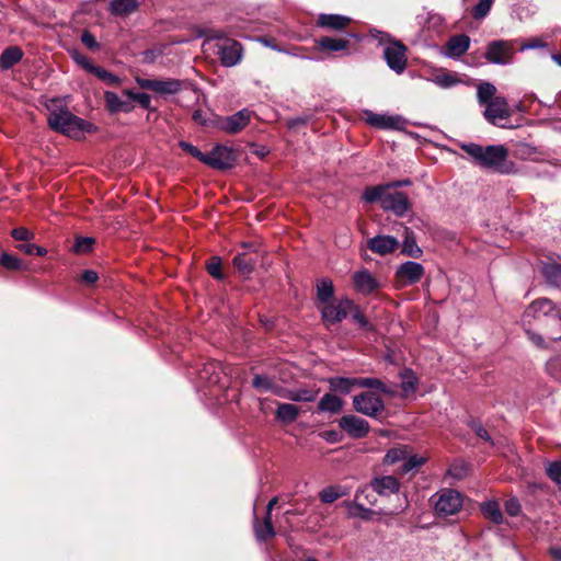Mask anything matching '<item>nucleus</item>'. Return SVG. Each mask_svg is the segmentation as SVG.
Returning a JSON list of instances; mask_svg holds the SVG:
<instances>
[{"label":"nucleus","mask_w":561,"mask_h":561,"mask_svg":"<svg viewBox=\"0 0 561 561\" xmlns=\"http://www.w3.org/2000/svg\"><path fill=\"white\" fill-rule=\"evenodd\" d=\"M192 118L196 124H198L201 126L216 127V119L218 118V116H216L215 114L209 113L207 111L197 108L193 112Z\"/></svg>","instance_id":"de8ad7c7"},{"label":"nucleus","mask_w":561,"mask_h":561,"mask_svg":"<svg viewBox=\"0 0 561 561\" xmlns=\"http://www.w3.org/2000/svg\"><path fill=\"white\" fill-rule=\"evenodd\" d=\"M417 21L420 25L434 31H439L444 24V18L434 12H426L425 14L417 15Z\"/></svg>","instance_id":"a19ab883"},{"label":"nucleus","mask_w":561,"mask_h":561,"mask_svg":"<svg viewBox=\"0 0 561 561\" xmlns=\"http://www.w3.org/2000/svg\"><path fill=\"white\" fill-rule=\"evenodd\" d=\"M351 23V18L342 14L321 13L317 19V25L332 31L344 30Z\"/></svg>","instance_id":"5701e85b"},{"label":"nucleus","mask_w":561,"mask_h":561,"mask_svg":"<svg viewBox=\"0 0 561 561\" xmlns=\"http://www.w3.org/2000/svg\"><path fill=\"white\" fill-rule=\"evenodd\" d=\"M11 236L13 239L19 241H30L34 239V233L24 227L14 228L11 231Z\"/></svg>","instance_id":"338daca9"},{"label":"nucleus","mask_w":561,"mask_h":561,"mask_svg":"<svg viewBox=\"0 0 561 561\" xmlns=\"http://www.w3.org/2000/svg\"><path fill=\"white\" fill-rule=\"evenodd\" d=\"M343 505L346 507L350 517L369 520L373 515V511L370 508H366L362 502L355 500L344 501Z\"/></svg>","instance_id":"72a5a7b5"},{"label":"nucleus","mask_w":561,"mask_h":561,"mask_svg":"<svg viewBox=\"0 0 561 561\" xmlns=\"http://www.w3.org/2000/svg\"><path fill=\"white\" fill-rule=\"evenodd\" d=\"M343 408V401L337 396L325 393L318 403V412L339 413Z\"/></svg>","instance_id":"2f4dec72"},{"label":"nucleus","mask_w":561,"mask_h":561,"mask_svg":"<svg viewBox=\"0 0 561 561\" xmlns=\"http://www.w3.org/2000/svg\"><path fill=\"white\" fill-rule=\"evenodd\" d=\"M382 209L392 211L396 216L402 217L410 209V202L403 192L387 193L382 198Z\"/></svg>","instance_id":"f3484780"},{"label":"nucleus","mask_w":561,"mask_h":561,"mask_svg":"<svg viewBox=\"0 0 561 561\" xmlns=\"http://www.w3.org/2000/svg\"><path fill=\"white\" fill-rule=\"evenodd\" d=\"M515 39H493L486 43L483 58L490 65L510 66L515 59Z\"/></svg>","instance_id":"20e7f679"},{"label":"nucleus","mask_w":561,"mask_h":561,"mask_svg":"<svg viewBox=\"0 0 561 561\" xmlns=\"http://www.w3.org/2000/svg\"><path fill=\"white\" fill-rule=\"evenodd\" d=\"M254 533L259 541H265L268 538L274 537L275 530L272 524V518L270 516H265L262 524H260L259 520L255 519Z\"/></svg>","instance_id":"4c0bfd02"},{"label":"nucleus","mask_w":561,"mask_h":561,"mask_svg":"<svg viewBox=\"0 0 561 561\" xmlns=\"http://www.w3.org/2000/svg\"><path fill=\"white\" fill-rule=\"evenodd\" d=\"M328 383L332 391L348 394L354 387H357V377H330Z\"/></svg>","instance_id":"393cba45"},{"label":"nucleus","mask_w":561,"mask_h":561,"mask_svg":"<svg viewBox=\"0 0 561 561\" xmlns=\"http://www.w3.org/2000/svg\"><path fill=\"white\" fill-rule=\"evenodd\" d=\"M471 159L481 168L499 174H514L517 172L516 164L508 160L507 149L503 145L481 146L474 142H462L459 145Z\"/></svg>","instance_id":"f257e3e1"},{"label":"nucleus","mask_w":561,"mask_h":561,"mask_svg":"<svg viewBox=\"0 0 561 561\" xmlns=\"http://www.w3.org/2000/svg\"><path fill=\"white\" fill-rule=\"evenodd\" d=\"M300 409L291 403H278L275 417L277 421L284 424L294 423L299 416Z\"/></svg>","instance_id":"a878e982"},{"label":"nucleus","mask_w":561,"mask_h":561,"mask_svg":"<svg viewBox=\"0 0 561 561\" xmlns=\"http://www.w3.org/2000/svg\"><path fill=\"white\" fill-rule=\"evenodd\" d=\"M136 83L146 90H150L160 96L175 95L183 90L192 88L190 80H180L175 78L168 79H146L136 77Z\"/></svg>","instance_id":"39448f33"},{"label":"nucleus","mask_w":561,"mask_h":561,"mask_svg":"<svg viewBox=\"0 0 561 561\" xmlns=\"http://www.w3.org/2000/svg\"><path fill=\"white\" fill-rule=\"evenodd\" d=\"M469 426L478 437H480L484 442L492 443L490 434L488 433V431L485 430L481 422L472 420L469 422Z\"/></svg>","instance_id":"680f3d73"},{"label":"nucleus","mask_w":561,"mask_h":561,"mask_svg":"<svg viewBox=\"0 0 561 561\" xmlns=\"http://www.w3.org/2000/svg\"><path fill=\"white\" fill-rule=\"evenodd\" d=\"M346 494L347 490L341 485L327 486L320 491L319 499L322 503L331 504Z\"/></svg>","instance_id":"ea45409f"},{"label":"nucleus","mask_w":561,"mask_h":561,"mask_svg":"<svg viewBox=\"0 0 561 561\" xmlns=\"http://www.w3.org/2000/svg\"><path fill=\"white\" fill-rule=\"evenodd\" d=\"M224 376H227L226 367L217 360H208L197 370L198 380L209 387L221 383Z\"/></svg>","instance_id":"4468645a"},{"label":"nucleus","mask_w":561,"mask_h":561,"mask_svg":"<svg viewBox=\"0 0 561 561\" xmlns=\"http://www.w3.org/2000/svg\"><path fill=\"white\" fill-rule=\"evenodd\" d=\"M400 378H401V389L405 393L414 392L419 385V379L414 371L409 368H404L402 371H400Z\"/></svg>","instance_id":"c03bdc74"},{"label":"nucleus","mask_w":561,"mask_h":561,"mask_svg":"<svg viewBox=\"0 0 561 561\" xmlns=\"http://www.w3.org/2000/svg\"><path fill=\"white\" fill-rule=\"evenodd\" d=\"M47 122L53 130L75 139L96 130L95 125L76 116L66 107L51 111L48 114Z\"/></svg>","instance_id":"f03ea898"},{"label":"nucleus","mask_w":561,"mask_h":561,"mask_svg":"<svg viewBox=\"0 0 561 561\" xmlns=\"http://www.w3.org/2000/svg\"><path fill=\"white\" fill-rule=\"evenodd\" d=\"M362 497H365V500L367 501L368 504L370 505H375L376 504V495H375V492H373V490L369 488H364V489H360L356 492L355 494V501H358L360 502Z\"/></svg>","instance_id":"774afa93"},{"label":"nucleus","mask_w":561,"mask_h":561,"mask_svg":"<svg viewBox=\"0 0 561 561\" xmlns=\"http://www.w3.org/2000/svg\"><path fill=\"white\" fill-rule=\"evenodd\" d=\"M407 447H396L387 451L385 456V463L393 465L399 461H403L407 458Z\"/></svg>","instance_id":"5fc2aeb1"},{"label":"nucleus","mask_w":561,"mask_h":561,"mask_svg":"<svg viewBox=\"0 0 561 561\" xmlns=\"http://www.w3.org/2000/svg\"><path fill=\"white\" fill-rule=\"evenodd\" d=\"M316 45L321 50L342 51L350 46V42L345 38L323 36L316 39Z\"/></svg>","instance_id":"cd10ccee"},{"label":"nucleus","mask_w":561,"mask_h":561,"mask_svg":"<svg viewBox=\"0 0 561 561\" xmlns=\"http://www.w3.org/2000/svg\"><path fill=\"white\" fill-rule=\"evenodd\" d=\"M425 271L421 263L407 261L400 264L396 270V277L403 285H414L421 280Z\"/></svg>","instance_id":"2eb2a0df"},{"label":"nucleus","mask_w":561,"mask_h":561,"mask_svg":"<svg viewBox=\"0 0 561 561\" xmlns=\"http://www.w3.org/2000/svg\"><path fill=\"white\" fill-rule=\"evenodd\" d=\"M355 289L363 295H370L379 289V282L367 270L357 271L353 275Z\"/></svg>","instance_id":"aec40b11"},{"label":"nucleus","mask_w":561,"mask_h":561,"mask_svg":"<svg viewBox=\"0 0 561 561\" xmlns=\"http://www.w3.org/2000/svg\"><path fill=\"white\" fill-rule=\"evenodd\" d=\"M366 122L380 129H400L405 121L400 115L377 114L371 111H365Z\"/></svg>","instance_id":"dca6fc26"},{"label":"nucleus","mask_w":561,"mask_h":561,"mask_svg":"<svg viewBox=\"0 0 561 561\" xmlns=\"http://www.w3.org/2000/svg\"><path fill=\"white\" fill-rule=\"evenodd\" d=\"M462 506L461 494L453 489H444L437 496L434 508L437 515L448 516L454 515Z\"/></svg>","instance_id":"6e6552de"},{"label":"nucleus","mask_w":561,"mask_h":561,"mask_svg":"<svg viewBox=\"0 0 561 561\" xmlns=\"http://www.w3.org/2000/svg\"><path fill=\"white\" fill-rule=\"evenodd\" d=\"M389 191L388 184L367 187L363 193V199L367 203L380 202L382 206V198Z\"/></svg>","instance_id":"79ce46f5"},{"label":"nucleus","mask_w":561,"mask_h":561,"mask_svg":"<svg viewBox=\"0 0 561 561\" xmlns=\"http://www.w3.org/2000/svg\"><path fill=\"white\" fill-rule=\"evenodd\" d=\"M504 507H505V512L510 516H513V517L518 516L522 511V505H520L518 499H516V497H511V499L506 500Z\"/></svg>","instance_id":"0e129e2a"},{"label":"nucleus","mask_w":561,"mask_h":561,"mask_svg":"<svg viewBox=\"0 0 561 561\" xmlns=\"http://www.w3.org/2000/svg\"><path fill=\"white\" fill-rule=\"evenodd\" d=\"M252 112L242 108L230 116H224L216 119V128L230 135H234L243 130L250 123Z\"/></svg>","instance_id":"1a4fd4ad"},{"label":"nucleus","mask_w":561,"mask_h":561,"mask_svg":"<svg viewBox=\"0 0 561 561\" xmlns=\"http://www.w3.org/2000/svg\"><path fill=\"white\" fill-rule=\"evenodd\" d=\"M537 152H538L537 147L529 142L517 141L514 144V154L519 159H523V160L531 159Z\"/></svg>","instance_id":"a18cd8bd"},{"label":"nucleus","mask_w":561,"mask_h":561,"mask_svg":"<svg viewBox=\"0 0 561 561\" xmlns=\"http://www.w3.org/2000/svg\"><path fill=\"white\" fill-rule=\"evenodd\" d=\"M275 381L267 375H255L252 380V387L259 391L272 392Z\"/></svg>","instance_id":"864d4df0"},{"label":"nucleus","mask_w":561,"mask_h":561,"mask_svg":"<svg viewBox=\"0 0 561 561\" xmlns=\"http://www.w3.org/2000/svg\"><path fill=\"white\" fill-rule=\"evenodd\" d=\"M339 426L353 439L364 438L370 431L368 421L355 414L343 415L339 420Z\"/></svg>","instance_id":"f8f14e48"},{"label":"nucleus","mask_w":561,"mask_h":561,"mask_svg":"<svg viewBox=\"0 0 561 561\" xmlns=\"http://www.w3.org/2000/svg\"><path fill=\"white\" fill-rule=\"evenodd\" d=\"M493 3L494 0H479L471 10L472 18L477 21L483 20L490 13Z\"/></svg>","instance_id":"603ef678"},{"label":"nucleus","mask_w":561,"mask_h":561,"mask_svg":"<svg viewBox=\"0 0 561 561\" xmlns=\"http://www.w3.org/2000/svg\"><path fill=\"white\" fill-rule=\"evenodd\" d=\"M547 477L558 485L561 491V459L556 461H548L545 463Z\"/></svg>","instance_id":"09e8293b"},{"label":"nucleus","mask_w":561,"mask_h":561,"mask_svg":"<svg viewBox=\"0 0 561 561\" xmlns=\"http://www.w3.org/2000/svg\"><path fill=\"white\" fill-rule=\"evenodd\" d=\"M95 77H98L100 80L105 82L107 85L111 87H119L122 84V80L116 75L107 71L106 69L95 66V68L92 70V72Z\"/></svg>","instance_id":"8fccbe9b"},{"label":"nucleus","mask_w":561,"mask_h":561,"mask_svg":"<svg viewBox=\"0 0 561 561\" xmlns=\"http://www.w3.org/2000/svg\"><path fill=\"white\" fill-rule=\"evenodd\" d=\"M559 311L557 310L556 305L552 300L548 298H539L530 304V306L526 309L524 317H557Z\"/></svg>","instance_id":"412c9836"},{"label":"nucleus","mask_w":561,"mask_h":561,"mask_svg":"<svg viewBox=\"0 0 561 561\" xmlns=\"http://www.w3.org/2000/svg\"><path fill=\"white\" fill-rule=\"evenodd\" d=\"M402 253L414 259H419L422 255L421 248L416 244L413 232L405 228V237L402 243Z\"/></svg>","instance_id":"58836bf2"},{"label":"nucleus","mask_w":561,"mask_h":561,"mask_svg":"<svg viewBox=\"0 0 561 561\" xmlns=\"http://www.w3.org/2000/svg\"><path fill=\"white\" fill-rule=\"evenodd\" d=\"M319 390L309 388L291 389L290 401L295 402H312L317 399Z\"/></svg>","instance_id":"49530a36"},{"label":"nucleus","mask_w":561,"mask_h":561,"mask_svg":"<svg viewBox=\"0 0 561 561\" xmlns=\"http://www.w3.org/2000/svg\"><path fill=\"white\" fill-rule=\"evenodd\" d=\"M481 512L484 517L493 522L494 524L503 523V514L500 508V504L496 501H486L481 504Z\"/></svg>","instance_id":"e433bc0d"},{"label":"nucleus","mask_w":561,"mask_h":561,"mask_svg":"<svg viewBox=\"0 0 561 561\" xmlns=\"http://www.w3.org/2000/svg\"><path fill=\"white\" fill-rule=\"evenodd\" d=\"M334 296V286L332 280L321 278L317 282V299L324 306L331 302Z\"/></svg>","instance_id":"f704fd0d"},{"label":"nucleus","mask_w":561,"mask_h":561,"mask_svg":"<svg viewBox=\"0 0 561 561\" xmlns=\"http://www.w3.org/2000/svg\"><path fill=\"white\" fill-rule=\"evenodd\" d=\"M483 107V116L490 124L499 127H505V124L502 122L507 121L511 117V110L505 96L501 95L485 104Z\"/></svg>","instance_id":"9d476101"},{"label":"nucleus","mask_w":561,"mask_h":561,"mask_svg":"<svg viewBox=\"0 0 561 561\" xmlns=\"http://www.w3.org/2000/svg\"><path fill=\"white\" fill-rule=\"evenodd\" d=\"M23 58V50L19 46L5 48L0 56V68L9 70Z\"/></svg>","instance_id":"bb28decb"},{"label":"nucleus","mask_w":561,"mask_h":561,"mask_svg":"<svg viewBox=\"0 0 561 561\" xmlns=\"http://www.w3.org/2000/svg\"><path fill=\"white\" fill-rule=\"evenodd\" d=\"M496 87L488 81L481 82L477 87V101L480 106H484L485 104L492 102L494 99L500 95L496 94Z\"/></svg>","instance_id":"7c9ffc66"},{"label":"nucleus","mask_w":561,"mask_h":561,"mask_svg":"<svg viewBox=\"0 0 561 561\" xmlns=\"http://www.w3.org/2000/svg\"><path fill=\"white\" fill-rule=\"evenodd\" d=\"M0 265L10 271H19L23 268L22 261L9 253H2L0 255Z\"/></svg>","instance_id":"6e6d98bb"},{"label":"nucleus","mask_w":561,"mask_h":561,"mask_svg":"<svg viewBox=\"0 0 561 561\" xmlns=\"http://www.w3.org/2000/svg\"><path fill=\"white\" fill-rule=\"evenodd\" d=\"M348 316L352 317L353 321L360 328V329H364L366 331H374L375 330V327L373 323H370L366 317L364 316V313L362 312V309L358 305H356L353 300H352V306H350V310H348Z\"/></svg>","instance_id":"37998d69"},{"label":"nucleus","mask_w":561,"mask_h":561,"mask_svg":"<svg viewBox=\"0 0 561 561\" xmlns=\"http://www.w3.org/2000/svg\"><path fill=\"white\" fill-rule=\"evenodd\" d=\"M546 371L561 382V356H554L546 363Z\"/></svg>","instance_id":"13d9d810"},{"label":"nucleus","mask_w":561,"mask_h":561,"mask_svg":"<svg viewBox=\"0 0 561 561\" xmlns=\"http://www.w3.org/2000/svg\"><path fill=\"white\" fill-rule=\"evenodd\" d=\"M255 264L256 259L247 252L239 253L233 257L234 267L243 276H249L253 272Z\"/></svg>","instance_id":"c756f323"},{"label":"nucleus","mask_w":561,"mask_h":561,"mask_svg":"<svg viewBox=\"0 0 561 561\" xmlns=\"http://www.w3.org/2000/svg\"><path fill=\"white\" fill-rule=\"evenodd\" d=\"M431 81L442 89H449L459 82V80L450 73L435 76Z\"/></svg>","instance_id":"4d7b16f0"},{"label":"nucleus","mask_w":561,"mask_h":561,"mask_svg":"<svg viewBox=\"0 0 561 561\" xmlns=\"http://www.w3.org/2000/svg\"><path fill=\"white\" fill-rule=\"evenodd\" d=\"M71 57L79 66H81L84 70H87L90 73L95 68V66L90 61V59L87 56L78 51H73L71 54Z\"/></svg>","instance_id":"69168bd1"},{"label":"nucleus","mask_w":561,"mask_h":561,"mask_svg":"<svg viewBox=\"0 0 561 561\" xmlns=\"http://www.w3.org/2000/svg\"><path fill=\"white\" fill-rule=\"evenodd\" d=\"M207 272L216 279H224L221 272V261L218 256H214L207 264Z\"/></svg>","instance_id":"052dcab7"},{"label":"nucleus","mask_w":561,"mask_h":561,"mask_svg":"<svg viewBox=\"0 0 561 561\" xmlns=\"http://www.w3.org/2000/svg\"><path fill=\"white\" fill-rule=\"evenodd\" d=\"M105 107L111 114L119 112L130 113L134 110V105L130 101L124 100L118 96L115 92H104Z\"/></svg>","instance_id":"b1692460"},{"label":"nucleus","mask_w":561,"mask_h":561,"mask_svg":"<svg viewBox=\"0 0 561 561\" xmlns=\"http://www.w3.org/2000/svg\"><path fill=\"white\" fill-rule=\"evenodd\" d=\"M357 387L374 389L392 397L394 392L380 379L370 377H357Z\"/></svg>","instance_id":"473e14b6"},{"label":"nucleus","mask_w":561,"mask_h":561,"mask_svg":"<svg viewBox=\"0 0 561 561\" xmlns=\"http://www.w3.org/2000/svg\"><path fill=\"white\" fill-rule=\"evenodd\" d=\"M179 146L186 152H188L190 154H192L194 158H196L198 161L201 162H204L205 160V154L204 152H202L197 147H195L194 145L187 142V141H184V140H181L179 142Z\"/></svg>","instance_id":"e2e57ef3"},{"label":"nucleus","mask_w":561,"mask_h":561,"mask_svg":"<svg viewBox=\"0 0 561 561\" xmlns=\"http://www.w3.org/2000/svg\"><path fill=\"white\" fill-rule=\"evenodd\" d=\"M353 408L356 412L377 419L385 411V402L374 391H364L353 397Z\"/></svg>","instance_id":"423d86ee"},{"label":"nucleus","mask_w":561,"mask_h":561,"mask_svg":"<svg viewBox=\"0 0 561 561\" xmlns=\"http://www.w3.org/2000/svg\"><path fill=\"white\" fill-rule=\"evenodd\" d=\"M399 242L397 238L392 236H376L367 240V248L378 254L387 255L397 250Z\"/></svg>","instance_id":"a211bd4d"},{"label":"nucleus","mask_w":561,"mask_h":561,"mask_svg":"<svg viewBox=\"0 0 561 561\" xmlns=\"http://www.w3.org/2000/svg\"><path fill=\"white\" fill-rule=\"evenodd\" d=\"M352 299L343 298L339 301H331L321 308V317L325 324H336L342 322L348 316Z\"/></svg>","instance_id":"9b49d317"},{"label":"nucleus","mask_w":561,"mask_h":561,"mask_svg":"<svg viewBox=\"0 0 561 561\" xmlns=\"http://www.w3.org/2000/svg\"><path fill=\"white\" fill-rule=\"evenodd\" d=\"M370 35L385 45L383 59L389 69L397 75H402L408 66L407 46L400 41L392 39L388 33L378 30H371Z\"/></svg>","instance_id":"7ed1b4c3"},{"label":"nucleus","mask_w":561,"mask_h":561,"mask_svg":"<svg viewBox=\"0 0 561 561\" xmlns=\"http://www.w3.org/2000/svg\"><path fill=\"white\" fill-rule=\"evenodd\" d=\"M236 159L237 157L232 148L224 145H217L209 153L205 154L203 163L215 170L225 171L233 168Z\"/></svg>","instance_id":"0eeeda50"},{"label":"nucleus","mask_w":561,"mask_h":561,"mask_svg":"<svg viewBox=\"0 0 561 561\" xmlns=\"http://www.w3.org/2000/svg\"><path fill=\"white\" fill-rule=\"evenodd\" d=\"M471 39L466 34L451 36L445 45V55L451 59H459L470 48Z\"/></svg>","instance_id":"6ab92c4d"},{"label":"nucleus","mask_w":561,"mask_h":561,"mask_svg":"<svg viewBox=\"0 0 561 561\" xmlns=\"http://www.w3.org/2000/svg\"><path fill=\"white\" fill-rule=\"evenodd\" d=\"M217 55L224 67H233L240 62L242 57V46L234 39H225L218 44Z\"/></svg>","instance_id":"ddd939ff"},{"label":"nucleus","mask_w":561,"mask_h":561,"mask_svg":"<svg viewBox=\"0 0 561 561\" xmlns=\"http://www.w3.org/2000/svg\"><path fill=\"white\" fill-rule=\"evenodd\" d=\"M541 273L548 284L561 286V265L557 263H543Z\"/></svg>","instance_id":"c9c22d12"},{"label":"nucleus","mask_w":561,"mask_h":561,"mask_svg":"<svg viewBox=\"0 0 561 561\" xmlns=\"http://www.w3.org/2000/svg\"><path fill=\"white\" fill-rule=\"evenodd\" d=\"M93 243L94 239L90 237H79L76 239L72 250L78 254L88 253L92 250Z\"/></svg>","instance_id":"bf43d9fd"},{"label":"nucleus","mask_w":561,"mask_h":561,"mask_svg":"<svg viewBox=\"0 0 561 561\" xmlns=\"http://www.w3.org/2000/svg\"><path fill=\"white\" fill-rule=\"evenodd\" d=\"M426 461L425 457L419 456V455H409V451L407 453V458L403 460V463L400 468L402 473H409L413 470L419 469L421 466H423Z\"/></svg>","instance_id":"3c124183"},{"label":"nucleus","mask_w":561,"mask_h":561,"mask_svg":"<svg viewBox=\"0 0 561 561\" xmlns=\"http://www.w3.org/2000/svg\"><path fill=\"white\" fill-rule=\"evenodd\" d=\"M138 8L137 0H113L110 3V13L116 16H126Z\"/></svg>","instance_id":"c85d7f7f"},{"label":"nucleus","mask_w":561,"mask_h":561,"mask_svg":"<svg viewBox=\"0 0 561 561\" xmlns=\"http://www.w3.org/2000/svg\"><path fill=\"white\" fill-rule=\"evenodd\" d=\"M369 488L381 496H389L399 492L400 483L393 476H383L373 479Z\"/></svg>","instance_id":"4be33fe9"}]
</instances>
